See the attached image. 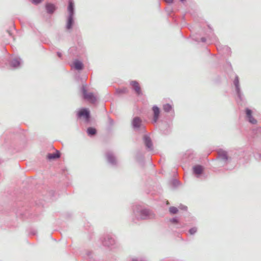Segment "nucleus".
<instances>
[{
    "mask_svg": "<svg viewBox=\"0 0 261 261\" xmlns=\"http://www.w3.org/2000/svg\"><path fill=\"white\" fill-rule=\"evenodd\" d=\"M169 211L171 213L174 214L177 212L178 210L176 207L172 206L170 207Z\"/></svg>",
    "mask_w": 261,
    "mask_h": 261,
    "instance_id": "20",
    "label": "nucleus"
},
{
    "mask_svg": "<svg viewBox=\"0 0 261 261\" xmlns=\"http://www.w3.org/2000/svg\"><path fill=\"white\" fill-rule=\"evenodd\" d=\"M141 120L139 117H135L134 118L132 124L134 128H139L141 125Z\"/></svg>",
    "mask_w": 261,
    "mask_h": 261,
    "instance_id": "12",
    "label": "nucleus"
},
{
    "mask_svg": "<svg viewBox=\"0 0 261 261\" xmlns=\"http://www.w3.org/2000/svg\"><path fill=\"white\" fill-rule=\"evenodd\" d=\"M246 112L249 121L252 124H255L256 123V120L252 117L251 115L252 111L250 110L247 109Z\"/></svg>",
    "mask_w": 261,
    "mask_h": 261,
    "instance_id": "11",
    "label": "nucleus"
},
{
    "mask_svg": "<svg viewBox=\"0 0 261 261\" xmlns=\"http://www.w3.org/2000/svg\"><path fill=\"white\" fill-rule=\"evenodd\" d=\"M183 208L187 209V207L184 206Z\"/></svg>",
    "mask_w": 261,
    "mask_h": 261,
    "instance_id": "30",
    "label": "nucleus"
},
{
    "mask_svg": "<svg viewBox=\"0 0 261 261\" xmlns=\"http://www.w3.org/2000/svg\"><path fill=\"white\" fill-rule=\"evenodd\" d=\"M107 157L108 161L109 163H110L112 164H115V163H116L115 158L113 156V155L111 153L108 152L107 153Z\"/></svg>",
    "mask_w": 261,
    "mask_h": 261,
    "instance_id": "15",
    "label": "nucleus"
},
{
    "mask_svg": "<svg viewBox=\"0 0 261 261\" xmlns=\"http://www.w3.org/2000/svg\"><path fill=\"white\" fill-rule=\"evenodd\" d=\"M152 111L153 112V121L154 123H155L159 118V114H160V109L156 106H153L152 108Z\"/></svg>",
    "mask_w": 261,
    "mask_h": 261,
    "instance_id": "7",
    "label": "nucleus"
},
{
    "mask_svg": "<svg viewBox=\"0 0 261 261\" xmlns=\"http://www.w3.org/2000/svg\"><path fill=\"white\" fill-rule=\"evenodd\" d=\"M218 156L222 160H226L227 159V152L223 150H220L218 152Z\"/></svg>",
    "mask_w": 261,
    "mask_h": 261,
    "instance_id": "14",
    "label": "nucleus"
},
{
    "mask_svg": "<svg viewBox=\"0 0 261 261\" xmlns=\"http://www.w3.org/2000/svg\"><path fill=\"white\" fill-rule=\"evenodd\" d=\"M144 140L146 146L149 149H152V143L149 137L147 136H145Z\"/></svg>",
    "mask_w": 261,
    "mask_h": 261,
    "instance_id": "13",
    "label": "nucleus"
},
{
    "mask_svg": "<svg viewBox=\"0 0 261 261\" xmlns=\"http://www.w3.org/2000/svg\"><path fill=\"white\" fill-rule=\"evenodd\" d=\"M7 32L9 34V36H12V33H11V32L10 31L8 30Z\"/></svg>",
    "mask_w": 261,
    "mask_h": 261,
    "instance_id": "28",
    "label": "nucleus"
},
{
    "mask_svg": "<svg viewBox=\"0 0 261 261\" xmlns=\"http://www.w3.org/2000/svg\"><path fill=\"white\" fill-rule=\"evenodd\" d=\"M96 129L92 127H89L87 129V133L89 135L93 136L96 134Z\"/></svg>",
    "mask_w": 261,
    "mask_h": 261,
    "instance_id": "18",
    "label": "nucleus"
},
{
    "mask_svg": "<svg viewBox=\"0 0 261 261\" xmlns=\"http://www.w3.org/2000/svg\"><path fill=\"white\" fill-rule=\"evenodd\" d=\"M201 40H202V41H203V42L205 41V39L204 38H202Z\"/></svg>",
    "mask_w": 261,
    "mask_h": 261,
    "instance_id": "29",
    "label": "nucleus"
},
{
    "mask_svg": "<svg viewBox=\"0 0 261 261\" xmlns=\"http://www.w3.org/2000/svg\"><path fill=\"white\" fill-rule=\"evenodd\" d=\"M71 67L74 68L76 70H82L83 67V64L81 61L79 60H75L71 65Z\"/></svg>",
    "mask_w": 261,
    "mask_h": 261,
    "instance_id": "10",
    "label": "nucleus"
},
{
    "mask_svg": "<svg viewBox=\"0 0 261 261\" xmlns=\"http://www.w3.org/2000/svg\"><path fill=\"white\" fill-rule=\"evenodd\" d=\"M22 63V59L19 57H13L9 61L10 67L13 69H17L19 68Z\"/></svg>",
    "mask_w": 261,
    "mask_h": 261,
    "instance_id": "3",
    "label": "nucleus"
},
{
    "mask_svg": "<svg viewBox=\"0 0 261 261\" xmlns=\"http://www.w3.org/2000/svg\"><path fill=\"white\" fill-rule=\"evenodd\" d=\"M166 3H171L173 2V0H164Z\"/></svg>",
    "mask_w": 261,
    "mask_h": 261,
    "instance_id": "27",
    "label": "nucleus"
},
{
    "mask_svg": "<svg viewBox=\"0 0 261 261\" xmlns=\"http://www.w3.org/2000/svg\"><path fill=\"white\" fill-rule=\"evenodd\" d=\"M42 0H32V2L34 5H38L42 2Z\"/></svg>",
    "mask_w": 261,
    "mask_h": 261,
    "instance_id": "24",
    "label": "nucleus"
},
{
    "mask_svg": "<svg viewBox=\"0 0 261 261\" xmlns=\"http://www.w3.org/2000/svg\"><path fill=\"white\" fill-rule=\"evenodd\" d=\"M69 5L68 10L69 12V19L68 21V24L66 26L67 29H70L73 23V15L74 14V3L72 0H69Z\"/></svg>",
    "mask_w": 261,
    "mask_h": 261,
    "instance_id": "1",
    "label": "nucleus"
},
{
    "mask_svg": "<svg viewBox=\"0 0 261 261\" xmlns=\"http://www.w3.org/2000/svg\"><path fill=\"white\" fill-rule=\"evenodd\" d=\"M234 84L236 88V90L239 96H240V89L239 88V78L237 76L234 81Z\"/></svg>",
    "mask_w": 261,
    "mask_h": 261,
    "instance_id": "17",
    "label": "nucleus"
},
{
    "mask_svg": "<svg viewBox=\"0 0 261 261\" xmlns=\"http://www.w3.org/2000/svg\"><path fill=\"white\" fill-rule=\"evenodd\" d=\"M130 85H132L133 89L135 90L137 94L139 95L141 93L140 87L137 82L132 81L130 83Z\"/></svg>",
    "mask_w": 261,
    "mask_h": 261,
    "instance_id": "8",
    "label": "nucleus"
},
{
    "mask_svg": "<svg viewBox=\"0 0 261 261\" xmlns=\"http://www.w3.org/2000/svg\"><path fill=\"white\" fill-rule=\"evenodd\" d=\"M193 170L195 174L199 175L202 173L203 168L202 166L197 165L193 168Z\"/></svg>",
    "mask_w": 261,
    "mask_h": 261,
    "instance_id": "16",
    "label": "nucleus"
},
{
    "mask_svg": "<svg viewBox=\"0 0 261 261\" xmlns=\"http://www.w3.org/2000/svg\"><path fill=\"white\" fill-rule=\"evenodd\" d=\"M114 242V241L112 239H110V243L108 242L106 240L103 241V245H105V246H110L111 245H112L113 242Z\"/></svg>",
    "mask_w": 261,
    "mask_h": 261,
    "instance_id": "21",
    "label": "nucleus"
},
{
    "mask_svg": "<svg viewBox=\"0 0 261 261\" xmlns=\"http://www.w3.org/2000/svg\"><path fill=\"white\" fill-rule=\"evenodd\" d=\"M163 109L165 111L169 112L171 110L172 107L169 104H166L164 105Z\"/></svg>",
    "mask_w": 261,
    "mask_h": 261,
    "instance_id": "19",
    "label": "nucleus"
},
{
    "mask_svg": "<svg viewBox=\"0 0 261 261\" xmlns=\"http://www.w3.org/2000/svg\"><path fill=\"white\" fill-rule=\"evenodd\" d=\"M171 222L173 223H176L177 222V220L176 218H173L171 220Z\"/></svg>",
    "mask_w": 261,
    "mask_h": 261,
    "instance_id": "26",
    "label": "nucleus"
},
{
    "mask_svg": "<svg viewBox=\"0 0 261 261\" xmlns=\"http://www.w3.org/2000/svg\"><path fill=\"white\" fill-rule=\"evenodd\" d=\"M78 117L84 119L86 122H88L90 119V112L87 109H82L78 112Z\"/></svg>",
    "mask_w": 261,
    "mask_h": 261,
    "instance_id": "4",
    "label": "nucleus"
},
{
    "mask_svg": "<svg viewBox=\"0 0 261 261\" xmlns=\"http://www.w3.org/2000/svg\"><path fill=\"white\" fill-rule=\"evenodd\" d=\"M86 88V87L85 86H83L82 92L84 95V98L90 102H95L97 100L96 96H95L92 93L87 92Z\"/></svg>",
    "mask_w": 261,
    "mask_h": 261,
    "instance_id": "2",
    "label": "nucleus"
},
{
    "mask_svg": "<svg viewBox=\"0 0 261 261\" xmlns=\"http://www.w3.org/2000/svg\"><path fill=\"white\" fill-rule=\"evenodd\" d=\"M153 217V214L149 210H142L140 212L139 218L141 219H149Z\"/></svg>",
    "mask_w": 261,
    "mask_h": 261,
    "instance_id": "5",
    "label": "nucleus"
},
{
    "mask_svg": "<svg viewBox=\"0 0 261 261\" xmlns=\"http://www.w3.org/2000/svg\"><path fill=\"white\" fill-rule=\"evenodd\" d=\"M60 152L56 150L54 153H48L46 155V158L49 161L56 160L60 157Z\"/></svg>",
    "mask_w": 261,
    "mask_h": 261,
    "instance_id": "6",
    "label": "nucleus"
},
{
    "mask_svg": "<svg viewBox=\"0 0 261 261\" xmlns=\"http://www.w3.org/2000/svg\"><path fill=\"white\" fill-rule=\"evenodd\" d=\"M37 233V231L35 229H32L30 230V234L32 236H36Z\"/></svg>",
    "mask_w": 261,
    "mask_h": 261,
    "instance_id": "22",
    "label": "nucleus"
},
{
    "mask_svg": "<svg viewBox=\"0 0 261 261\" xmlns=\"http://www.w3.org/2000/svg\"><path fill=\"white\" fill-rule=\"evenodd\" d=\"M180 1L182 2V1H184V0H180Z\"/></svg>",
    "mask_w": 261,
    "mask_h": 261,
    "instance_id": "31",
    "label": "nucleus"
},
{
    "mask_svg": "<svg viewBox=\"0 0 261 261\" xmlns=\"http://www.w3.org/2000/svg\"><path fill=\"white\" fill-rule=\"evenodd\" d=\"M196 231H197V229H196V228H195V227L192 228L191 229H190L189 230V232L191 234H194Z\"/></svg>",
    "mask_w": 261,
    "mask_h": 261,
    "instance_id": "23",
    "label": "nucleus"
},
{
    "mask_svg": "<svg viewBox=\"0 0 261 261\" xmlns=\"http://www.w3.org/2000/svg\"><path fill=\"white\" fill-rule=\"evenodd\" d=\"M45 9L47 13L51 14L55 12L56 10V7L54 4L47 3L45 5Z\"/></svg>",
    "mask_w": 261,
    "mask_h": 261,
    "instance_id": "9",
    "label": "nucleus"
},
{
    "mask_svg": "<svg viewBox=\"0 0 261 261\" xmlns=\"http://www.w3.org/2000/svg\"><path fill=\"white\" fill-rule=\"evenodd\" d=\"M57 56H58V57L59 58H61V57H62V53L61 52L58 51L57 53Z\"/></svg>",
    "mask_w": 261,
    "mask_h": 261,
    "instance_id": "25",
    "label": "nucleus"
}]
</instances>
